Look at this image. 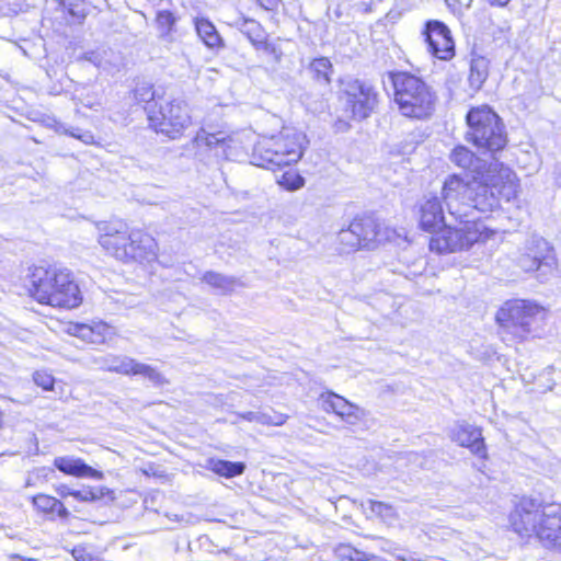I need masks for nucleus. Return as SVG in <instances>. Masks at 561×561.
<instances>
[{"label": "nucleus", "instance_id": "1", "mask_svg": "<svg viewBox=\"0 0 561 561\" xmlns=\"http://www.w3.org/2000/svg\"><path fill=\"white\" fill-rule=\"evenodd\" d=\"M442 196L449 215L462 221L470 218L473 210L492 211L500 207L502 201L515 198L516 185L512 181L489 184L476 178L465 181L453 174L444 181Z\"/></svg>", "mask_w": 561, "mask_h": 561}, {"label": "nucleus", "instance_id": "2", "mask_svg": "<svg viewBox=\"0 0 561 561\" xmlns=\"http://www.w3.org/2000/svg\"><path fill=\"white\" fill-rule=\"evenodd\" d=\"M512 529L523 538L536 536L547 548L561 551V504L523 496L510 514Z\"/></svg>", "mask_w": 561, "mask_h": 561}, {"label": "nucleus", "instance_id": "3", "mask_svg": "<svg viewBox=\"0 0 561 561\" xmlns=\"http://www.w3.org/2000/svg\"><path fill=\"white\" fill-rule=\"evenodd\" d=\"M499 334L507 345L543 336L547 310L530 300L506 301L496 313Z\"/></svg>", "mask_w": 561, "mask_h": 561}, {"label": "nucleus", "instance_id": "4", "mask_svg": "<svg viewBox=\"0 0 561 561\" xmlns=\"http://www.w3.org/2000/svg\"><path fill=\"white\" fill-rule=\"evenodd\" d=\"M30 283V291L39 304L72 309L82 301L79 286L67 268L35 266Z\"/></svg>", "mask_w": 561, "mask_h": 561}, {"label": "nucleus", "instance_id": "5", "mask_svg": "<svg viewBox=\"0 0 561 561\" xmlns=\"http://www.w3.org/2000/svg\"><path fill=\"white\" fill-rule=\"evenodd\" d=\"M307 136L291 127L278 134L260 138L252 149V164L275 170L297 163L307 148Z\"/></svg>", "mask_w": 561, "mask_h": 561}, {"label": "nucleus", "instance_id": "6", "mask_svg": "<svg viewBox=\"0 0 561 561\" xmlns=\"http://www.w3.org/2000/svg\"><path fill=\"white\" fill-rule=\"evenodd\" d=\"M388 77L402 115L417 119L432 115L436 95L423 79L405 71L389 72Z\"/></svg>", "mask_w": 561, "mask_h": 561}, {"label": "nucleus", "instance_id": "7", "mask_svg": "<svg viewBox=\"0 0 561 561\" xmlns=\"http://www.w3.org/2000/svg\"><path fill=\"white\" fill-rule=\"evenodd\" d=\"M466 140L478 149L495 153L505 148L507 135L500 116L489 106L472 107L466 115Z\"/></svg>", "mask_w": 561, "mask_h": 561}, {"label": "nucleus", "instance_id": "8", "mask_svg": "<svg viewBox=\"0 0 561 561\" xmlns=\"http://www.w3.org/2000/svg\"><path fill=\"white\" fill-rule=\"evenodd\" d=\"M459 228H445L434 234L430 240V249L438 254L469 250L474 243L485 241L489 233L483 224L476 218L458 220Z\"/></svg>", "mask_w": 561, "mask_h": 561}, {"label": "nucleus", "instance_id": "9", "mask_svg": "<svg viewBox=\"0 0 561 561\" xmlns=\"http://www.w3.org/2000/svg\"><path fill=\"white\" fill-rule=\"evenodd\" d=\"M459 228H445L434 234L430 240V249L438 254L469 250L474 243L485 241L489 233L483 224L476 218L458 220Z\"/></svg>", "mask_w": 561, "mask_h": 561}, {"label": "nucleus", "instance_id": "10", "mask_svg": "<svg viewBox=\"0 0 561 561\" xmlns=\"http://www.w3.org/2000/svg\"><path fill=\"white\" fill-rule=\"evenodd\" d=\"M147 111L151 127L171 139L179 138L192 123L188 105L183 100L174 99L159 106L154 103Z\"/></svg>", "mask_w": 561, "mask_h": 561}, {"label": "nucleus", "instance_id": "11", "mask_svg": "<svg viewBox=\"0 0 561 561\" xmlns=\"http://www.w3.org/2000/svg\"><path fill=\"white\" fill-rule=\"evenodd\" d=\"M341 101L353 119L362 121L370 116L378 104V93L369 82L356 78L341 80Z\"/></svg>", "mask_w": 561, "mask_h": 561}, {"label": "nucleus", "instance_id": "12", "mask_svg": "<svg viewBox=\"0 0 561 561\" xmlns=\"http://www.w3.org/2000/svg\"><path fill=\"white\" fill-rule=\"evenodd\" d=\"M92 363L102 370L127 376H142L154 386H162L167 383V379L154 367L139 363L128 356L105 354L93 357Z\"/></svg>", "mask_w": 561, "mask_h": 561}, {"label": "nucleus", "instance_id": "13", "mask_svg": "<svg viewBox=\"0 0 561 561\" xmlns=\"http://www.w3.org/2000/svg\"><path fill=\"white\" fill-rule=\"evenodd\" d=\"M517 264L525 272L541 270L546 274L557 264L554 250L545 238L534 234L525 241Z\"/></svg>", "mask_w": 561, "mask_h": 561}, {"label": "nucleus", "instance_id": "14", "mask_svg": "<svg viewBox=\"0 0 561 561\" xmlns=\"http://www.w3.org/2000/svg\"><path fill=\"white\" fill-rule=\"evenodd\" d=\"M428 53L437 59L450 60L455 56V42L448 26L438 21H427L422 32Z\"/></svg>", "mask_w": 561, "mask_h": 561}, {"label": "nucleus", "instance_id": "15", "mask_svg": "<svg viewBox=\"0 0 561 561\" xmlns=\"http://www.w3.org/2000/svg\"><path fill=\"white\" fill-rule=\"evenodd\" d=\"M101 247L115 259L127 262L126 249L129 241V232L126 224L121 221L102 222L99 226Z\"/></svg>", "mask_w": 561, "mask_h": 561}, {"label": "nucleus", "instance_id": "16", "mask_svg": "<svg viewBox=\"0 0 561 561\" xmlns=\"http://www.w3.org/2000/svg\"><path fill=\"white\" fill-rule=\"evenodd\" d=\"M353 222L364 250H374L379 244L391 241L396 234L393 229L381 225L373 216L356 217Z\"/></svg>", "mask_w": 561, "mask_h": 561}, {"label": "nucleus", "instance_id": "17", "mask_svg": "<svg viewBox=\"0 0 561 561\" xmlns=\"http://www.w3.org/2000/svg\"><path fill=\"white\" fill-rule=\"evenodd\" d=\"M322 410L335 413L350 425H356L366 417V411L333 391L322 393L319 398Z\"/></svg>", "mask_w": 561, "mask_h": 561}, {"label": "nucleus", "instance_id": "18", "mask_svg": "<svg viewBox=\"0 0 561 561\" xmlns=\"http://www.w3.org/2000/svg\"><path fill=\"white\" fill-rule=\"evenodd\" d=\"M126 254L127 262L152 261L157 256L156 240L149 233H146L142 230H130Z\"/></svg>", "mask_w": 561, "mask_h": 561}, {"label": "nucleus", "instance_id": "19", "mask_svg": "<svg viewBox=\"0 0 561 561\" xmlns=\"http://www.w3.org/2000/svg\"><path fill=\"white\" fill-rule=\"evenodd\" d=\"M443 196L428 194L420 203V227L425 231H435L445 226V215L442 205Z\"/></svg>", "mask_w": 561, "mask_h": 561}, {"label": "nucleus", "instance_id": "20", "mask_svg": "<svg viewBox=\"0 0 561 561\" xmlns=\"http://www.w3.org/2000/svg\"><path fill=\"white\" fill-rule=\"evenodd\" d=\"M453 439L460 446L467 447L472 454L485 458L486 448L481 434V431L468 423H459L453 431Z\"/></svg>", "mask_w": 561, "mask_h": 561}, {"label": "nucleus", "instance_id": "21", "mask_svg": "<svg viewBox=\"0 0 561 561\" xmlns=\"http://www.w3.org/2000/svg\"><path fill=\"white\" fill-rule=\"evenodd\" d=\"M54 466L62 473L78 478L91 477L94 479H102L103 473L93 469L80 458L70 456L57 457L54 460Z\"/></svg>", "mask_w": 561, "mask_h": 561}, {"label": "nucleus", "instance_id": "22", "mask_svg": "<svg viewBox=\"0 0 561 561\" xmlns=\"http://www.w3.org/2000/svg\"><path fill=\"white\" fill-rule=\"evenodd\" d=\"M83 58L106 72H116L123 65L122 55L111 48L87 51Z\"/></svg>", "mask_w": 561, "mask_h": 561}, {"label": "nucleus", "instance_id": "23", "mask_svg": "<svg viewBox=\"0 0 561 561\" xmlns=\"http://www.w3.org/2000/svg\"><path fill=\"white\" fill-rule=\"evenodd\" d=\"M450 160L465 170L476 174H482L486 168V162L473 154L467 147L457 146L451 154Z\"/></svg>", "mask_w": 561, "mask_h": 561}, {"label": "nucleus", "instance_id": "24", "mask_svg": "<svg viewBox=\"0 0 561 561\" xmlns=\"http://www.w3.org/2000/svg\"><path fill=\"white\" fill-rule=\"evenodd\" d=\"M194 26L198 37L206 47L210 49H220L225 46L224 39L218 33L216 26L207 18H195Z\"/></svg>", "mask_w": 561, "mask_h": 561}, {"label": "nucleus", "instance_id": "25", "mask_svg": "<svg viewBox=\"0 0 561 561\" xmlns=\"http://www.w3.org/2000/svg\"><path fill=\"white\" fill-rule=\"evenodd\" d=\"M110 327L103 322L94 325L76 324L72 334L90 344H103L110 334Z\"/></svg>", "mask_w": 561, "mask_h": 561}, {"label": "nucleus", "instance_id": "26", "mask_svg": "<svg viewBox=\"0 0 561 561\" xmlns=\"http://www.w3.org/2000/svg\"><path fill=\"white\" fill-rule=\"evenodd\" d=\"M202 279L222 295L231 294L237 287L243 286L239 278L214 271L206 272Z\"/></svg>", "mask_w": 561, "mask_h": 561}, {"label": "nucleus", "instance_id": "27", "mask_svg": "<svg viewBox=\"0 0 561 561\" xmlns=\"http://www.w3.org/2000/svg\"><path fill=\"white\" fill-rule=\"evenodd\" d=\"M490 61L483 56H472L468 81L473 91H479L489 77Z\"/></svg>", "mask_w": 561, "mask_h": 561}, {"label": "nucleus", "instance_id": "28", "mask_svg": "<svg viewBox=\"0 0 561 561\" xmlns=\"http://www.w3.org/2000/svg\"><path fill=\"white\" fill-rule=\"evenodd\" d=\"M207 468L218 476L230 479L243 474L247 466L241 461L233 462L224 459L210 458L208 460Z\"/></svg>", "mask_w": 561, "mask_h": 561}, {"label": "nucleus", "instance_id": "29", "mask_svg": "<svg viewBox=\"0 0 561 561\" xmlns=\"http://www.w3.org/2000/svg\"><path fill=\"white\" fill-rule=\"evenodd\" d=\"M312 79L320 84L329 85L333 73V65L327 57L314 58L308 67Z\"/></svg>", "mask_w": 561, "mask_h": 561}, {"label": "nucleus", "instance_id": "30", "mask_svg": "<svg viewBox=\"0 0 561 561\" xmlns=\"http://www.w3.org/2000/svg\"><path fill=\"white\" fill-rule=\"evenodd\" d=\"M238 27L255 48L265 39L262 25L253 19L242 18L238 22Z\"/></svg>", "mask_w": 561, "mask_h": 561}, {"label": "nucleus", "instance_id": "31", "mask_svg": "<svg viewBox=\"0 0 561 561\" xmlns=\"http://www.w3.org/2000/svg\"><path fill=\"white\" fill-rule=\"evenodd\" d=\"M337 241L341 245V250L344 252H355L357 250H364L358 239L357 231H355V225L353 220L346 229L340 230L337 233Z\"/></svg>", "mask_w": 561, "mask_h": 561}, {"label": "nucleus", "instance_id": "32", "mask_svg": "<svg viewBox=\"0 0 561 561\" xmlns=\"http://www.w3.org/2000/svg\"><path fill=\"white\" fill-rule=\"evenodd\" d=\"M367 505L370 513L379 517L383 523L391 525L399 518L396 508L388 503L368 500Z\"/></svg>", "mask_w": 561, "mask_h": 561}, {"label": "nucleus", "instance_id": "33", "mask_svg": "<svg viewBox=\"0 0 561 561\" xmlns=\"http://www.w3.org/2000/svg\"><path fill=\"white\" fill-rule=\"evenodd\" d=\"M60 5L71 16L72 23L81 24L89 12V4L84 0H60Z\"/></svg>", "mask_w": 561, "mask_h": 561}, {"label": "nucleus", "instance_id": "34", "mask_svg": "<svg viewBox=\"0 0 561 561\" xmlns=\"http://www.w3.org/2000/svg\"><path fill=\"white\" fill-rule=\"evenodd\" d=\"M276 181L288 191H296L305 185V179L293 169L283 172Z\"/></svg>", "mask_w": 561, "mask_h": 561}, {"label": "nucleus", "instance_id": "35", "mask_svg": "<svg viewBox=\"0 0 561 561\" xmlns=\"http://www.w3.org/2000/svg\"><path fill=\"white\" fill-rule=\"evenodd\" d=\"M106 493H110L108 489L104 488H83L81 490H73L72 496L81 502H95L102 499Z\"/></svg>", "mask_w": 561, "mask_h": 561}, {"label": "nucleus", "instance_id": "36", "mask_svg": "<svg viewBox=\"0 0 561 561\" xmlns=\"http://www.w3.org/2000/svg\"><path fill=\"white\" fill-rule=\"evenodd\" d=\"M176 21L178 18L169 10H160L156 16L157 25L164 35H171L174 32Z\"/></svg>", "mask_w": 561, "mask_h": 561}, {"label": "nucleus", "instance_id": "37", "mask_svg": "<svg viewBox=\"0 0 561 561\" xmlns=\"http://www.w3.org/2000/svg\"><path fill=\"white\" fill-rule=\"evenodd\" d=\"M32 502L43 513H55L58 500L46 494H37L33 497Z\"/></svg>", "mask_w": 561, "mask_h": 561}, {"label": "nucleus", "instance_id": "38", "mask_svg": "<svg viewBox=\"0 0 561 561\" xmlns=\"http://www.w3.org/2000/svg\"><path fill=\"white\" fill-rule=\"evenodd\" d=\"M196 147L205 146L213 148L222 142V139L215 134H207L204 129H201L193 139Z\"/></svg>", "mask_w": 561, "mask_h": 561}, {"label": "nucleus", "instance_id": "39", "mask_svg": "<svg viewBox=\"0 0 561 561\" xmlns=\"http://www.w3.org/2000/svg\"><path fill=\"white\" fill-rule=\"evenodd\" d=\"M65 135L79 139L85 145L94 144V136L89 130H82L78 127H72L71 129H65Z\"/></svg>", "mask_w": 561, "mask_h": 561}, {"label": "nucleus", "instance_id": "40", "mask_svg": "<svg viewBox=\"0 0 561 561\" xmlns=\"http://www.w3.org/2000/svg\"><path fill=\"white\" fill-rule=\"evenodd\" d=\"M33 380L38 387H42L44 390L53 389L55 382L54 377L46 371H35L33 375Z\"/></svg>", "mask_w": 561, "mask_h": 561}, {"label": "nucleus", "instance_id": "41", "mask_svg": "<svg viewBox=\"0 0 561 561\" xmlns=\"http://www.w3.org/2000/svg\"><path fill=\"white\" fill-rule=\"evenodd\" d=\"M135 99L139 102H150L154 99V92L152 90V85L150 84H140L138 85L135 91Z\"/></svg>", "mask_w": 561, "mask_h": 561}, {"label": "nucleus", "instance_id": "42", "mask_svg": "<svg viewBox=\"0 0 561 561\" xmlns=\"http://www.w3.org/2000/svg\"><path fill=\"white\" fill-rule=\"evenodd\" d=\"M256 49H262L265 53L270 54L274 58L275 62H279L282 60V49L276 45L266 42L265 39L256 47Z\"/></svg>", "mask_w": 561, "mask_h": 561}, {"label": "nucleus", "instance_id": "43", "mask_svg": "<svg viewBox=\"0 0 561 561\" xmlns=\"http://www.w3.org/2000/svg\"><path fill=\"white\" fill-rule=\"evenodd\" d=\"M350 561H383L381 558L353 548Z\"/></svg>", "mask_w": 561, "mask_h": 561}, {"label": "nucleus", "instance_id": "44", "mask_svg": "<svg viewBox=\"0 0 561 561\" xmlns=\"http://www.w3.org/2000/svg\"><path fill=\"white\" fill-rule=\"evenodd\" d=\"M256 423L259 424H263V425H282L285 423V419L279 415L277 417V420H273L270 415L265 414V413H261L259 412L257 413V419H256Z\"/></svg>", "mask_w": 561, "mask_h": 561}, {"label": "nucleus", "instance_id": "45", "mask_svg": "<svg viewBox=\"0 0 561 561\" xmlns=\"http://www.w3.org/2000/svg\"><path fill=\"white\" fill-rule=\"evenodd\" d=\"M72 557L76 561H93V556L83 547H75L72 549Z\"/></svg>", "mask_w": 561, "mask_h": 561}, {"label": "nucleus", "instance_id": "46", "mask_svg": "<svg viewBox=\"0 0 561 561\" xmlns=\"http://www.w3.org/2000/svg\"><path fill=\"white\" fill-rule=\"evenodd\" d=\"M55 513L57 514L58 517H60L62 519H67L70 515L69 511L65 507V505L59 500L57 502Z\"/></svg>", "mask_w": 561, "mask_h": 561}, {"label": "nucleus", "instance_id": "47", "mask_svg": "<svg viewBox=\"0 0 561 561\" xmlns=\"http://www.w3.org/2000/svg\"><path fill=\"white\" fill-rule=\"evenodd\" d=\"M352 550H353V547H352V546L343 545V546H340V547H339V549H337V553H339L340 558H342V559H345V560H348V561H350Z\"/></svg>", "mask_w": 561, "mask_h": 561}, {"label": "nucleus", "instance_id": "48", "mask_svg": "<svg viewBox=\"0 0 561 561\" xmlns=\"http://www.w3.org/2000/svg\"><path fill=\"white\" fill-rule=\"evenodd\" d=\"M259 4L265 10H275L279 0H257Z\"/></svg>", "mask_w": 561, "mask_h": 561}, {"label": "nucleus", "instance_id": "49", "mask_svg": "<svg viewBox=\"0 0 561 561\" xmlns=\"http://www.w3.org/2000/svg\"><path fill=\"white\" fill-rule=\"evenodd\" d=\"M56 491H57L58 495H60L61 497L72 496V493H73V489H70L66 484H61V485L57 486Z\"/></svg>", "mask_w": 561, "mask_h": 561}, {"label": "nucleus", "instance_id": "50", "mask_svg": "<svg viewBox=\"0 0 561 561\" xmlns=\"http://www.w3.org/2000/svg\"><path fill=\"white\" fill-rule=\"evenodd\" d=\"M257 413L259 412L249 411V412H244V413H238V416L243 419V420H245V421L255 422L256 423Z\"/></svg>", "mask_w": 561, "mask_h": 561}, {"label": "nucleus", "instance_id": "51", "mask_svg": "<svg viewBox=\"0 0 561 561\" xmlns=\"http://www.w3.org/2000/svg\"><path fill=\"white\" fill-rule=\"evenodd\" d=\"M492 7H506L511 0H485Z\"/></svg>", "mask_w": 561, "mask_h": 561}, {"label": "nucleus", "instance_id": "52", "mask_svg": "<svg viewBox=\"0 0 561 561\" xmlns=\"http://www.w3.org/2000/svg\"><path fill=\"white\" fill-rule=\"evenodd\" d=\"M65 129H71V126H67L66 124H58L56 127L57 133L65 135Z\"/></svg>", "mask_w": 561, "mask_h": 561}, {"label": "nucleus", "instance_id": "53", "mask_svg": "<svg viewBox=\"0 0 561 561\" xmlns=\"http://www.w3.org/2000/svg\"><path fill=\"white\" fill-rule=\"evenodd\" d=\"M557 179H558V183L561 185V168H560Z\"/></svg>", "mask_w": 561, "mask_h": 561}]
</instances>
